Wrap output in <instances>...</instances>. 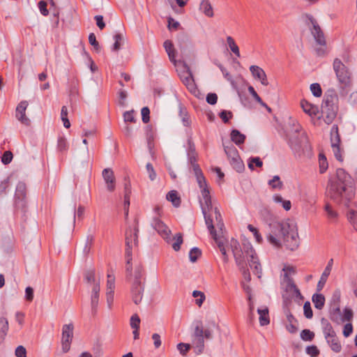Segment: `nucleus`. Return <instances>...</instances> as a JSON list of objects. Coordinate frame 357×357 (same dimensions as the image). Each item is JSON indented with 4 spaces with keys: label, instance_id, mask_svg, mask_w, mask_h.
<instances>
[{
    "label": "nucleus",
    "instance_id": "obj_1",
    "mask_svg": "<svg viewBox=\"0 0 357 357\" xmlns=\"http://www.w3.org/2000/svg\"><path fill=\"white\" fill-rule=\"evenodd\" d=\"M230 248L236 263L242 272L243 278L246 282H249L251 280L250 272L246 268V259L250 268L254 270V273L257 275L258 278H261V264L259 262L252 244L249 241H245L241 247L236 239L232 238L230 241Z\"/></svg>",
    "mask_w": 357,
    "mask_h": 357
},
{
    "label": "nucleus",
    "instance_id": "obj_2",
    "mask_svg": "<svg viewBox=\"0 0 357 357\" xmlns=\"http://www.w3.org/2000/svg\"><path fill=\"white\" fill-rule=\"evenodd\" d=\"M271 233L268 236L270 243L280 247L282 242L285 246L294 250L298 247V234L296 223L291 220L274 222L270 225Z\"/></svg>",
    "mask_w": 357,
    "mask_h": 357
},
{
    "label": "nucleus",
    "instance_id": "obj_3",
    "mask_svg": "<svg viewBox=\"0 0 357 357\" xmlns=\"http://www.w3.org/2000/svg\"><path fill=\"white\" fill-rule=\"evenodd\" d=\"M198 173L199 175H197V182L201 190V197L199 199V204L202 213L204 217L205 222L208 227V229L210 231V234H211L213 238L218 245L222 255H223L225 261L227 262L228 261V255L227 254L224 240L220 236H218V234H216V231L214 229L213 220L211 215L208 214V212L213 209L209 188L204 175L201 174L199 172H198Z\"/></svg>",
    "mask_w": 357,
    "mask_h": 357
},
{
    "label": "nucleus",
    "instance_id": "obj_4",
    "mask_svg": "<svg viewBox=\"0 0 357 357\" xmlns=\"http://www.w3.org/2000/svg\"><path fill=\"white\" fill-rule=\"evenodd\" d=\"M354 193L351 177L343 169H337L336 178L329 185L330 197L337 203L347 204L354 197Z\"/></svg>",
    "mask_w": 357,
    "mask_h": 357
},
{
    "label": "nucleus",
    "instance_id": "obj_5",
    "mask_svg": "<svg viewBox=\"0 0 357 357\" xmlns=\"http://www.w3.org/2000/svg\"><path fill=\"white\" fill-rule=\"evenodd\" d=\"M293 128L287 133L288 144L296 157H310L312 149L306 133L302 130L301 126L295 121L292 122Z\"/></svg>",
    "mask_w": 357,
    "mask_h": 357
},
{
    "label": "nucleus",
    "instance_id": "obj_6",
    "mask_svg": "<svg viewBox=\"0 0 357 357\" xmlns=\"http://www.w3.org/2000/svg\"><path fill=\"white\" fill-rule=\"evenodd\" d=\"M307 19L312 25L310 28L312 36L315 43L319 47L316 48L317 54L319 56H324L326 54V40L323 31L318 24L317 20L311 15L307 16Z\"/></svg>",
    "mask_w": 357,
    "mask_h": 357
},
{
    "label": "nucleus",
    "instance_id": "obj_7",
    "mask_svg": "<svg viewBox=\"0 0 357 357\" xmlns=\"http://www.w3.org/2000/svg\"><path fill=\"white\" fill-rule=\"evenodd\" d=\"M138 222L135 221V225L129 226L125 234L126 238V257L128 258V264L132 260V250L138 246Z\"/></svg>",
    "mask_w": 357,
    "mask_h": 357
},
{
    "label": "nucleus",
    "instance_id": "obj_8",
    "mask_svg": "<svg viewBox=\"0 0 357 357\" xmlns=\"http://www.w3.org/2000/svg\"><path fill=\"white\" fill-rule=\"evenodd\" d=\"M333 66L338 82L344 86H349L351 82V73L348 68L340 59L334 60Z\"/></svg>",
    "mask_w": 357,
    "mask_h": 357
},
{
    "label": "nucleus",
    "instance_id": "obj_9",
    "mask_svg": "<svg viewBox=\"0 0 357 357\" xmlns=\"http://www.w3.org/2000/svg\"><path fill=\"white\" fill-rule=\"evenodd\" d=\"M223 146L231 165L237 172H241L244 169V165L236 147L231 142L223 143Z\"/></svg>",
    "mask_w": 357,
    "mask_h": 357
},
{
    "label": "nucleus",
    "instance_id": "obj_10",
    "mask_svg": "<svg viewBox=\"0 0 357 357\" xmlns=\"http://www.w3.org/2000/svg\"><path fill=\"white\" fill-rule=\"evenodd\" d=\"M281 287L283 291L285 292V294L282 295L284 303H287L288 301H289L290 298H294L295 301L298 303H300L304 299L303 296L301 294L299 289L297 287L294 280L281 284Z\"/></svg>",
    "mask_w": 357,
    "mask_h": 357
},
{
    "label": "nucleus",
    "instance_id": "obj_11",
    "mask_svg": "<svg viewBox=\"0 0 357 357\" xmlns=\"http://www.w3.org/2000/svg\"><path fill=\"white\" fill-rule=\"evenodd\" d=\"M331 148L335 158L340 162L343 161L344 150L341 147L340 136L338 132V127L333 125L331 130Z\"/></svg>",
    "mask_w": 357,
    "mask_h": 357
},
{
    "label": "nucleus",
    "instance_id": "obj_12",
    "mask_svg": "<svg viewBox=\"0 0 357 357\" xmlns=\"http://www.w3.org/2000/svg\"><path fill=\"white\" fill-rule=\"evenodd\" d=\"M183 70L179 74L180 78L189 91L195 95L197 92H198V90L195 83L190 68L185 63L183 64Z\"/></svg>",
    "mask_w": 357,
    "mask_h": 357
},
{
    "label": "nucleus",
    "instance_id": "obj_13",
    "mask_svg": "<svg viewBox=\"0 0 357 357\" xmlns=\"http://www.w3.org/2000/svg\"><path fill=\"white\" fill-rule=\"evenodd\" d=\"M74 326L73 324H65L62 328L61 349L63 353H67L70 349L73 337Z\"/></svg>",
    "mask_w": 357,
    "mask_h": 357
},
{
    "label": "nucleus",
    "instance_id": "obj_14",
    "mask_svg": "<svg viewBox=\"0 0 357 357\" xmlns=\"http://www.w3.org/2000/svg\"><path fill=\"white\" fill-rule=\"evenodd\" d=\"M151 226L167 243L172 241L171 230L158 218L153 219Z\"/></svg>",
    "mask_w": 357,
    "mask_h": 357
},
{
    "label": "nucleus",
    "instance_id": "obj_15",
    "mask_svg": "<svg viewBox=\"0 0 357 357\" xmlns=\"http://www.w3.org/2000/svg\"><path fill=\"white\" fill-rule=\"evenodd\" d=\"M192 341L197 354H202L204 349V329L202 326H197L195 327Z\"/></svg>",
    "mask_w": 357,
    "mask_h": 357
},
{
    "label": "nucleus",
    "instance_id": "obj_16",
    "mask_svg": "<svg viewBox=\"0 0 357 357\" xmlns=\"http://www.w3.org/2000/svg\"><path fill=\"white\" fill-rule=\"evenodd\" d=\"M28 102L26 100L20 102L16 107L15 117L23 125L29 126L30 119L26 116V109L28 107Z\"/></svg>",
    "mask_w": 357,
    "mask_h": 357
},
{
    "label": "nucleus",
    "instance_id": "obj_17",
    "mask_svg": "<svg viewBox=\"0 0 357 357\" xmlns=\"http://www.w3.org/2000/svg\"><path fill=\"white\" fill-rule=\"evenodd\" d=\"M340 291H335L333 296V307L330 312V319L336 323H340V319L341 317V310L340 308Z\"/></svg>",
    "mask_w": 357,
    "mask_h": 357
},
{
    "label": "nucleus",
    "instance_id": "obj_18",
    "mask_svg": "<svg viewBox=\"0 0 357 357\" xmlns=\"http://www.w3.org/2000/svg\"><path fill=\"white\" fill-rule=\"evenodd\" d=\"M102 178L105 182L108 191L113 192L116 187V178L113 170L110 168H106L102 170Z\"/></svg>",
    "mask_w": 357,
    "mask_h": 357
},
{
    "label": "nucleus",
    "instance_id": "obj_19",
    "mask_svg": "<svg viewBox=\"0 0 357 357\" xmlns=\"http://www.w3.org/2000/svg\"><path fill=\"white\" fill-rule=\"evenodd\" d=\"M144 286L142 284L133 282L131 288L132 298L133 302L138 305L143 298Z\"/></svg>",
    "mask_w": 357,
    "mask_h": 357
},
{
    "label": "nucleus",
    "instance_id": "obj_20",
    "mask_svg": "<svg viewBox=\"0 0 357 357\" xmlns=\"http://www.w3.org/2000/svg\"><path fill=\"white\" fill-rule=\"evenodd\" d=\"M250 70L252 76L255 79H259L261 82V84L264 86H267L268 84L266 73L261 68L257 66H251L250 67Z\"/></svg>",
    "mask_w": 357,
    "mask_h": 357
},
{
    "label": "nucleus",
    "instance_id": "obj_21",
    "mask_svg": "<svg viewBox=\"0 0 357 357\" xmlns=\"http://www.w3.org/2000/svg\"><path fill=\"white\" fill-rule=\"evenodd\" d=\"M100 290V287L98 285V284H96V285L93 286L91 288V306L92 313L94 314L96 313L98 306Z\"/></svg>",
    "mask_w": 357,
    "mask_h": 357
},
{
    "label": "nucleus",
    "instance_id": "obj_22",
    "mask_svg": "<svg viewBox=\"0 0 357 357\" xmlns=\"http://www.w3.org/2000/svg\"><path fill=\"white\" fill-rule=\"evenodd\" d=\"M321 109L324 114H326V119L328 123L332 122L336 116L337 112V105H321Z\"/></svg>",
    "mask_w": 357,
    "mask_h": 357
},
{
    "label": "nucleus",
    "instance_id": "obj_23",
    "mask_svg": "<svg viewBox=\"0 0 357 357\" xmlns=\"http://www.w3.org/2000/svg\"><path fill=\"white\" fill-rule=\"evenodd\" d=\"M321 327L324 338L332 337L336 333L331 324L325 318L321 319Z\"/></svg>",
    "mask_w": 357,
    "mask_h": 357
},
{
    "label": "nucleus",
    "instance_id": "obj_24",
    "mask_svg": "<svg viewBox=\"0 0 357 357\" xmlns=\"http://www.w3.org/2000/svg\"><path fill=\"white\" fill-rule=\"evenodd\" d=\"M328 345L331 349V350L335 353H339L342 350L341 343L336 335H333L332 337H326L325 338Z\"/></svg>",
    "mask_w": 357,
    "mask_h": 357
},
{
    "label": "nucleus",
    "instance_id": "obj_25",
    "mask_svg": "<svg viewBox=\"0 0 357 357\" xmlns=\"http://www.w3.org/2000/svg\"><path fill=\"white\" fill-rule=\"evenodd\" d=\"M199 9L208 17H213L214 16L213 6L208 0H202Z\"/></svg>",
    "mask_w": 357,
    "mask_h": 357
},
{
    "label": "nucleus",
    "instance_id": "obj_26",
    "mask_svg": "<svg viewBox=\"0 0 357 357\" xmlns=\"http://www.w3.org/2000/svg\"><path fill=\"white\" fill-rule=\"evenodd\" d=\"M283 273L281 275V284L293 281L292 276L296 273L293 266H284L282 268Z\"/></svg>",
    "mask_w": 357,
    "mask_h": 357
},
{
    "label": "nucleus",
    "instance_id": "obj_27",
    "mask_svg": "<svg viewBox=\"0 0 357 357\" xmlns=\"http://www.w3.org/2000/svg\"><path fill=\"white\" fill-rule=\"evenodd\" d=\"M301 106L304 112L310 116H315L319 112L318 107L317 106L312 105L305 100H301Z\"/></svg>",
    "mask_w": 357,
    "mask_h": 357
},
{
    "label": "nucleus",
    "instance_id": "obj_28",
    "mask_svg": "<svg viewBox=\"0 0 357 357\" xmlns=\"http://www.w3.org/2000/svg\"><path fill=\"white\" fill-rule=\"evenodd\" d=\"M163 46H164V48H165L166 52L168 54L169 60L172 63H176L175 59H176V50L174 47V45L172 43V41L169 40H165L164 42Z\"/></svg>",
    "mask_w": 357,
    "mask_h": 357
},
{
    "label": "nucleus",
    "instance_id": "obj_29",
    "mask_svg": "<svg viewBox=\"0 0 357 357\" xmlns=\"http://www.w3.org/2000/svg\"><path fill=\"white\" fill-rule=\"evenodd\" d=\"M337 96L335 91H328L324 96L322 105L323 106L328 105H331L332 106L337 105Z\"/></svg>",
    "mask_w": 357,
    "mask_h": 357
},
{
    "label": "nucleus",
    "instance_id": "obj_30",
    "mask_svg": "<svg viewBox=\"0 0 357 357\" xmlns=\"http://www.w3.org/2000/svg\"><path fill=\"white\" fill-rule=\"evenodd\" d=\"M257 312L259 315V319L261 326H266L270 323L268 316V309L265 307L263 309H258Z\"/></svg>",
    "mask_w": 357,
    "mask_h": 357
},
{
    "label": "nucleus",
    "instance_id": "obj_31",
    "mask_svg": "<svg viewBox=\"0 0 357 357\" xmlns=\"http://www.w3.org/2000/svg\"><path fill=\"white\" fill-rule=\"evenodd\" d=\"M230 135L231 141L236 145H241L245 142V135L241 133L238 130H232Z\"/></svg>",
    "mask_w": 357,
    "mask_h": 357
},
{
    "label": "nucleus",
    "instance_id": "obj_32",
    "mask_svg": "<svg viewBox=\"0 0 357 357\" xmlns=\"http://www.w3.org/2000/svg\"><path fill=\"white\" fill-rule=\"evenodd\" d=\"M8 331V321L4 317L0 318V344L4 340Z\"/></svg>",
    "mask_w": 357,
    "mask_h": 357
},
{
    "label": "nucleus",
    "instance_id": "obj_33",
    "mask_svg": "<svg viewBox=\"0 0 357 357\" xmlns=\"http://www.w3.org/2000/svg\"><path fill=\"white\" fill-rule=\"evenodd\" d=\"M312 301L317 309L321 310L324 307L325 297L323 294H314L312 297Z\"/></svg>",
    "mask_w": 357,
    "mask_h": 357
},
{
    "label": "nucleus",
    "instance_id": "obj_34",
    "mask_svg": "<svg viewBox=\"0 0 357 357\" xmlns=\"http://www.w3.org/2000/svg\"><path fill=\"white\" fill-rule=\"evenodd\" d=\"M85 280L87 284H90L91 287L98 284L100 286V279H97L95 275L94 270H89L85 273Z\"/></svg>",
    "mask_w": 357,
    "mask_h": 357
},
{
    "label": "nucleus",
    "instance_id": "obj_35",
    "mask_svg": "<svg viewBox=\"0 0 357 357\" xmlns=\"http://www.w3.org/2000/svg\"><path fill=\"white\" fill-rule=\"evenodd\" d=\"M166 198L171 202L174 206L178 207L181 204V198L176 190H172L167 194Z\"/></svg>",
    "mask_w": 357,
    "mask_h": 357
},
{
    "label": "nucleus",
    "instance_id": "obj_36",
    "mask_svg": "<svg viewBox=\"0 0 357 357\" xmlns=\"http://www.w3.org/2000/svg\"><path fill=\"white\" fill-rule=\"evenodd\" d=\"M146 139H147L148 148L149 149L150 153L153 154V152H152V147H153L152 141L154 139V132H153V128H152V127L151 126H147L146 127Z\"/></svg>",
    "mask_w": 357,
    "mask_h": 357
},
{
    "label": "nucleus",
    "instance_id": "obj_37",
    "mask_svg": "<svg viewBox=\"0 0 357 357\" xmlns=\"http://www.w3.org/2000/svg\"><path fill=\"white\" fill-rule=\"evenodd\" d=\"M324 208L328 218L330 220H335L338 218L337 212L333 208L330 204L326 203Z\"/></svg>",
    "mask_w": 357,
    "mask_h": 357
},
{
    "label": "nucleus",
    "instance_id": "obj_38",
    "mask_svg": "<svg viewBox=\"0 0 357 357\" xmlns=\"http://www.w3.org/2000/svg\"><path fill=\"white\" fill-rule=\"evenodd\" d=\"M192 296L195 298V303L199 307L202 306V305L203 304L204 301L206 299L204 293L197 290L193 291Z\"/></svg>",
    "mask_w": 357,
    "mask_h": 357
},
{
    "label": "nucleus",
    "instance_id": "obj_39",
    "mask_svg": "<svg viewBox=\"0 0 357 357\" xmlns=\"http://www.w3.org/2000/svg\"><path fill=\"white\" fill-rule=\"evenodd\" d=\"M319 172L321 174L324 173L328 169V162L324 153L319 154Z\"/></svg>",
    "mask_w": 357,
    "mask_h": 357
},
{
    "label": "nucleus",
    "instance_id": "obj_40",
    "mask_svg": "<svg viewBox=\"0 0 357 357\" xmlns=\"http://www.w3.org/2000/svg\"><path fill=\"white\" fill-rule=\"evenodd\" d=\"M172 240L174 241V243H172V248L175 251H178L181 248V245L183 243V236L181 233L176 234Z\"/></svg>",
    "mask_w": 357,
    "mask_h": 357
},
{
    "label": "nucleus",
    "instance_id": "obj_41",
    "mask_svg": "<svg viewBox=\"0 0 357 357\" xmlns=\"http://www.w3.org/2000/svg\"><path fill=\"white\" fill-rule=\"evenodd\" d=\"M353 318V311L349 307H345L343 310V315L340 317V322L351 321Z\"/></svg>",
    "mask_w": 357,
    "mask_h": 357
},
{
    "label": "nucleus",
    "instance_id": "obj_42",
    "mask_svg": "<svg viewBox=\"0 0 357 357\" xmlns=\"http://www.w3.org/2000/svg\"><path fill=\"white\" fill-rule=\"evenodd\" d=\"M114 39L115 42L113 45L112 50L118 51L121 48V45L122 42L124 40V37H123V34H121V33H116L114 36Z\"/></svg>",
    "mask_w": 357,
    "mask_h": 357
},
{
    "label": "nucleus",
    "instance_id": "obj_43",
    "mask_svg": "<svg viewBox=\"0 0 357 357\" xmlns=\"http://www.w3.org/2000/svg\"><path fill=\"white\" fill-rule=\"evenodd\" d=\"M202 252L198 248H193L189 252V258L191 262H195L201 256Z\"/></svg>",
    "mask_w": 357,
    "mask_h": 357
},
{
    "label": "nucleus",
    "instance_id": "obj_44",
    "mask_svg": "<svg viewBox=\"0 0 357 357\" xmlns=\"http://www.w3.org/2000/svg\"><path fill=\"white\" fill-rule=\"evenodd\" d=\"M268 185L273 189H281L283 185L278 176H274L273 178L268 181Z\"/></svg>",
    "mask_w": 357,
    "mask_h": 357
},
{
    "label": "nucleus",
    "instance_id": "obj_45",
    "mask_svg": "<svg viewBox=\"0 0 357 357\" xmlns=\"http://www.w3.org/2000/svg\"><path fill=\"white\" fill-rule=\"evenodd\" d=\"M68 142L64 137H60L57 141V149L60 152L65 151L68 149Z\"/></svg>",
    "mask_w": 357,
    "mask_h": 357
},
{
    "label": "nucleus",
    "instance_id": "obj_46",
    "mask_svg": "<svg viewBox=\"0 0 357 357\" xmlns=\"http://www.w3.org/2000/svg\"><path fill=\"white\" fill-rule=\"evenodd\" d=\"M189 161L192 167L195 175L196 176V179L197 180V175H199L198 172H199L201 174H203V173L201 169L199 168L198 164L196 163V158L195 156H190Z\"/></svg>",
    "mask_w": 357,
    "mask_h": 357
},
{
    "label": "nucleus",
    "instance_id": "obj_47",
    "mask_svg": "<svg viewBox=\"0 0 357 357\" xmlns=\"http://www.w3.org/2000/svg\"><path fill=\"white\" fill-rule=\"evenodd\" d=\"M314 337V333L309 329H304L301 333V337L304 341H311Z\"/></svg>",
    "mask_w": 357,
    "mask_h": 357
},
{
    "label": "nucleus",
    "instance_id": "obj_48",
    "mask_svg": "<svg viewBox=\"0 0 357 357\" xmlns=\"http://www.w3.org/2000/svg\"><path fill=\"white\" fill-rule=\"evenodd\" d=\"M348 219L357 231V211L354 210L349 211L348 213Z\"/></svg>",
    "mask_w": 357,
    "mask_h": 357
},
{
    "label": "nucleus",
    "instance_id": "obj_49",
    "mask_svg": "<svg viewBox=\"0 0 357 357\" xmlns=\"http://www.w3.org/2000/svg\"><path fill=\"white\" fill-rule=\"evenodd\" d=\"M310 91L314 96L321 97L322 94V90L321 86L318 83H314L310 85Z\"/></svg>",
    "mask_w": 357,
    "mask_h": 357
},
{
    "label": "nucleus",
    "instance_id": "obj_50",
    "mask_svg": "<svg viewBox=\"0 0 357 357\" xmlns=\"http://www.w3.org/2000/svg\"><path fill=\"white\" fill-rule=\"evenodd\" d=\"M115 288V277L113 274H107V291H114Z\"/></svg>",
    "mask_w": 357,
    "mask_h": 357
},
{
    "label": "nucleus",
    "instance_id": "obj_51",
    "mask_svg": "<svg viewBox=\"0 0 357 357\" xmlns=\"http://www.w3.org/2000/svg\"><path fill=\"white\" fill-rule=\"evenodd\" d=\"M215 218L216 221V227L220 229V230H222L224 227V224L222 220L221 214L218 208H214Z\"/></svg>",
    "mask_w": 357,
    "mask_h": 357
},
{
    "label": "nucleus",
    "instance_id": "obj_52",
    "mask_svg": "<svg viewBox=\"0 0 357 357\" xmlns=\"http://www.w3.org/2000/svg\"><path fill=\"white\" fill-rule=\"evenodd\" d=\"M89 42L97 52L100 51V46L98 42L96 40V36L93 33H91L89 36Z\"/></svg>",
    "mask_w": 357,
    "mask_h": 357
},
{
    "label": "nucleus",
    "instance_id": "obj_53",
    "mask_svg": "<svg viewBox=\"0 0 357 357\" xmlns=\"http://www.w3.org/2000/svg\"><path fill=\"white\" fill-rule=\"evenodd\" d=\"M144 275V271L141 266H137L135 270V280L133 282L142 283V279Z\"/></svg>",
    "mask_w": 357,
    "mask_h": 357
},
{
    "label": "nucleus",
    "instance_id": "obj_54",
    "mask_svg": "<svg viewBox=\"0 0 357 357\" xmlns=\"http://www.w3.org/2000/svg\"><path fill=\"white\" fill-rule=\"evenodd\" d=\"M26 185L24 183H19L16 188V196L23 198L25 196Z\"/></svg>",
    "mask_w": 357,
    "mask_h": 357
},
{
    "label": "nucleus",
    "instance_id": "obj_55",
    "mask_svg": "<svg viewBox=\"0 0 357 357\" xmlns=\"http://www.w3.org/2000/svg\"><path fill=\"white\" fill-rule=\"evenodd\" d=\"M304 315L307 319H311L313 316L312 310L309 301L304 303L303 305Z\"/></svg>",
    "mask_w": 357,
    "mask_h": 357
},
{
    "label": "nucleus",
    "instance_id": "obj_56",
    "mask_svg": "<svg viewBox=\"0 0 357 357\" xmlns=\"http://www.w3.org/2000/svg\"><path fill=\"white\" fill-rule=\"evenodd\" d=\"M254 164L257 167H261L263 162L259 157H255L250 158V162L248 163V167L252 170L254 169Z\"/></svg>",
    "mask_w": 357,
    "mask_h": 357
},
{
    "label": "nucleus",
    "instance_id": "obj_57",
    "mask_svg": "<svg viewBox=\"0 0 357 357\" xmlns=\"http://www.w3.org/2000/svg\"><path fill=\"white\" fill-rule=\"evenodd\" d=\"M248 229H249V231H250L253 234L256 241L258 243H261L262 241V237L259 234V231H258L257 228H255L252 225H248Z\"/></svg>",
    "mask_w": 357,
    "mask_h": 357
},
{
    "label": "nucleus",
    "instance_id": "obj_58",
    "mask_svg": "<svg viewBox=\"0 0 357 357\" xmlns=\"http://www.w3.org/2000/svg\"><path fill=\"white\" fill-rule=\"evenodd\" d=\"M140 319L137 314H133L130 318V326L134 329H139Z\"/></svg>",
    "mask_w": 357,
    "mask_h": 357
},
{
    "label": "nucleus",
    "instance_id": "obj_59",
    "mask_svg": "<svg viewBox=\"0 0 357 357\" xmlns=\"http://www.w3.org/2000/svg\"><path fill=\"white\" fill-rule=\"evenodd\" d=\"M141 113H142V121L144 123H148L149 121V120H150V116H149L150 110H149V107H143L142 109Z\"/></svg>",
    "mask_w": 357,
    "mask_h": 357
},
{
    "label": "nucleus",
    "instance_id": "obj_60",
    "mask_svg": "<svg viewBox=\"0 0 357 357\" xmlns=\"http://www.w3.org/2000/svg\"><path fill=\"white\" fill-rule=\"evenodd\" d=\"M177 349L180 351L181 354L185 356L186 353L190 350V345L186 343H179L177 344Z\"/></svg>",
    "mask_w": 357,
    "mask_h": 357
},
{
    "label": "nucleus",
    "instance_id": "obj_61",
    "mask_svg": "<svg viewBox=\"0 0 357 357\" xmlns=\"http://www.w3.org/2000/svg\"><path fill=\"white\" fill-rule=\"evenodd\" d=\"M12 159H13V153L10 151H7L3 153L2 158H1V162L4 165H8L12 161Z\"/></svg>",
    "mask_w": 357,
    "mask_h": 357
},
{
    "label": "nucleus",
    "instance_id": "obj_62",
    "mask_svg": "<svg viewBox=\"0 0 357 357\" xmlns=\"http://www.w3.org/2000/svg\"><path fill=\"white\" fill-rule=\"evenodd\" d=\"M146 171L149 174V178L151 181H153L156 178V173L153 167V165L151 163H147L146 165Z\"/></svg>",
    "mask_w": 357,
    "mask_h": 357
},
{
    "label": "nucleus",
    "instance_id": "obj_63",
    "mask_svg": "<svg viewBox=\"0 0 357 357\" xmlns=\"http://www.w3.org/2000/svg\"><path fill=\"white\" fill-rule=\"evenodd\" d=\"M306 353L307 354L311 355L312 357H313V356H318L319 354V350L318 349L317 346H314V345L308 346L306 348Z\"/></svg>",
    "mask_w": 357,
    "mask_h": 357
},
{
    "label": "nucleus",
    "instance_id": "obj_64",
    "mask_svg": "<svg viewBox=\"0 0 357 357\" xmlns=\"http://www.w3.org/2000/svg\"><path fill=\"white\" fill-rule=\"evenodd\" d=\"M15 354L17 357H26V350L25 347L22 345L16 348Z\"/></svg>",
    "mask_w": 357,
    "mask_h": 357
}]
</instances>
